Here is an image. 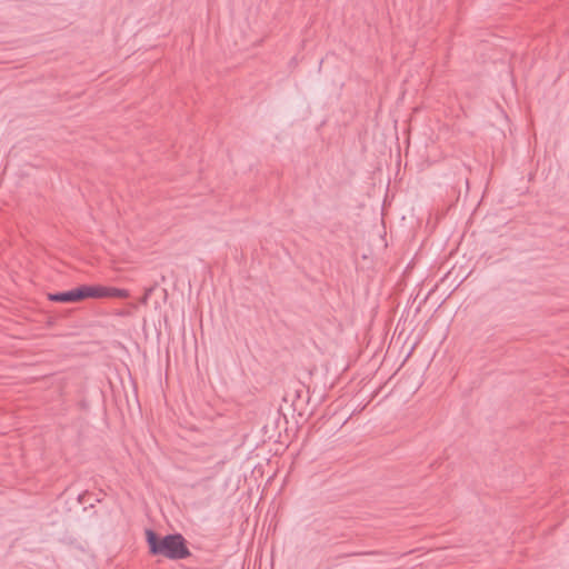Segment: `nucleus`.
<instances>
[{
	"instance_id": "3",
	"label": "nucleus",
	"mask_w": 569,
	"mask_h": 569,
	"mask_svg": "<svg viewBox=\"0 0 569 569\" xmlns=\"http://www.w3.org/2000/svg\"><path fill=\"white\" fill-rule=\"evenodd\" d=\"M48 299L53 302L73 303L83 300L81 286L69 291L48 293Z\"/></svg>"
},
{
	"instance_id": "1",
	"label": "nucleus",
	"mask_w": 569,
	"mask_h": 569,
	"mask_svg": "<svg viewBox=\"0 0 569 569\" xmlns=\"http://www.w3.org/2000/svg\"><path fill=\"white\" fill-rule=\"evenodd\" d=\"M146 540L149 551L153 556H161L170 560H181L191 556L187 540L181 533L161 537L153 530L147 529Z\"/></svg>"
},
{
	"instance_id": "5",
	"label": "nucleus",
	"mask_w": 569,
	"mask_h": 569,
	"mask_svg": "<svg viewBox=\"0 0 569 569\" xmlns=\"http://www.w3.org/2000/svg\"><path fill=\"white\" fill-rule=\"evenodd\" d=\"M409 147H410V143H407L406 144V153H408Z\"/></svg>"
},
{
	"instance_id": "4",
	"label": "nucleus",
	"mask_w": 569,
	"mask_h": 569,
	"mask_svg": "<svg viewBox=\"0 0 569 569\" xmlns=\"http://www.w3.org/2000/svg\"><path fill=\"white\" fill-rule=\"evenodd\" d=\"M154 288H156V286H152V287L146 289L144 295H143L142 299H141L142 303H147V301L151 297Z\"/></svg>"
},
{
	"instance_id": "2",
	"label": "nucleus",
	"mask_w": 569,
	"mask_h": 569,
	"mask_svg": "<svg viewBox=\"0 0 569 569\" xmlns=\"http://www.w3.org/2000/svg\"><path fill=\"white\" fill-rule=\"evenodd\" d=\"M82 298H118V299H124L129 297V292L126 289L120 288H113V287H104V286H88L82 284Z\"/></svg>"
}]
</instances>
